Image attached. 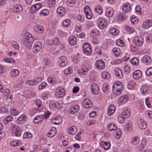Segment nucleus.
Masks as SVG:
<instances>
[{
    "mask_svg": "<svg viewBox=\"0 0 152 152\" xmlns=\"http://www.w3.org/2000/svg\"><path fill=\"white\" fill-rule=\"evenodd\" d=\"M139 127L142 129H145L147 127V125L146 122L144 121L143 119H140L138 121Z\"/></svg>",
    "mask_w": 152,
    "mask_h": 152,
    "instance_id": "a878e982",
    "label": "nucleus"
},
{
    "mask_svg": "<svg viewBox=\"0 0 152 152\" xmlns=\"http://www.w3.org/2000/svg\"><path fill=\"white\" fill-rule=\"evenodd\" d=\"M102 77L104 79H108L110 77V74L107 72H103L101 74Z\"/></svg>",
    "mask_w": 152,
    "mask_h": 152,
    "instance_id": "de8ad7c7",
    "label": "nucleus"
},
{
    "mask_svg": "<svg viewBox=\"0 0 152 152\" xmlns=\"http://www.w3.org/2000/svg\"><path fill=\"white\" fill-rule=\"evenodd\" d=\"M56 3V0H48L47 1V4L49 7H54Z\"/></svg>",
    "mask_w": 152,
    "mask_h": 152,
    "instance_id": "09e8293b",
    "label": "nucleus"
},
{
    "mask_svg": "<svg viewBox=\"0 0 152 152\" xmlns=\"http://www.w3.org/2000/svg\"><path fill=\"white\" fill-rule=\"evenodd\" d=\"M19 74V70L17 69H13L10 73V76L12 78H15L17 77Z\"/></svg>",
    "mask_w": 152,
    "mask_h": 152,
    "instance_id": "473e14b6",
    "label": "nucleus"
},
{
    "mask_svg": "<svg viewBox=\"0 0 152 152\" xmlns=\"http://www.w3.org/2000/svg\"><path fill=\"white\" fill-rule=\"evenodd\" d=\"M124 70L126 74H129L130 73V65H126L125 66H124Z\"/></svg>",
    "mask_w": 152,
    "mask_h": 152,
    "instance_id": "680f3d73",
    "label": "nucleus"
},
{
    "mask_svg": "<svg viewBox=\"0 0 152 152\" xmlns=\"http://www.w3.org/2000/svg\"><path fill=\"white\" fill-rule=\"evenodd\" d=\"M149 90V88L147 86L144 85L141 87L140 91L142 95H146L148 93Z\"/></svg>",
    "mask_w": 152,
    "mask_h": 152,
    "instance_id": "412c9836",
    "label": "nucleus"
},
{
    "mask_svg": "<svg viewBox=\"0 0 152 152\" xmlns=\"http://www.w3.org/2000/svg\"><path fill=\"white\" fill-rule=\"evenodd\" d=\"M95 10L99 14H101L102 12V7L100 5L96 6L95 8Z\"/></svg>",
    "mask_w": 152,
    "mask_h": 152,
    "instance_id": "052dcab7",
    "label": "nucleus"
},
{
    "mask_svg": "<svg viewBox=\"0 0 152 152\" xmlns=\"http://www.w3.org/2000/svg\"><path fill=\"white\" fill-rule=\"evenodd\" d=\"M64 89L62 88H58L56 90L55 95L58 98H62L65 95Z\"/></svg>",
    "mask_w": 152,
    "mask_h": 152,
    "instance_id": "9d476101",
    "label": "nucleus"
},
{
    "mask_svg": "<svg viewBox=\"0 0 152 152\" xmlns=\"http://www.w3.org/2000/svg\"><path fill=\"white\" fill-rule=\"evenodd\" d=\"M27 116L25 114H22L20 116L17 120V123L18 124H21L24 123L26 121Z\"/></svg>",
    "mask_w": 152,
    "mask_h": 152,
    "instance_id": "aec40b11",
    "label": "nucleus"
},
{
    "mask_svg": "<svg viewBox=\"0 0 152 152\" xmlns=\"http://www.w3.org/2000/svg\"><path fill=\"white\" fill-rule=\"evenodd\" d=\"M130 62L132 64L137 66L138 64L139 60L137 57H134L130 60Z\"/></svg>",
    "mask_w": 152,
    "mask_h": 152,
    "instance_id": "37998d69",
    "label": "nucleus"
},
{
    "mask_svg": "<svg viewBox=\"0 0 152 152\" xmlns=\"http://www.w3.org/2000/svg\"><path fill=\"white\" fill-rule=\"evenodd\" d=\"M97 24L99 28L103 29L106 28L107 25V21L104 19L99 18L97 20Z\"/></svg>",
    "mask_w": 152,
    "mask_h": 152,
    "instance_id": "20e7f679",
    "label": "nucleus"
},
{
    "mask_svg": "<svg viewBox=\"0 0 152 152\" xmlns=\"http://www.w3.org/2000/svg\"><path fill=\"white\" fill-rule=\"evenodd\" d=\"M135 86V83L133 81H131L127 85L128 88L129 89H132Z\"/></svg>",
    "mask_w": 152,
    "mask_h": 152,
    "instance_id": "13d9d810",
    "label": "nucleus"
},
{
    "mask_svg": "<svg viewBox=\"0 0 152 152\" xmlns=\"http://www.w3.org/2000/svg\"><path fill=\"white\" fill-rule=\"evenodd\" d=\"M128 100V97L126 95H123L120 97L118 100V103L120 104L126 103Z\"/></svg>",
    "mask_w": 152,
    "mask_h": 152,
    "instance_id": "4be33fe9",
    "label": "nucleus"
},
{
    "mask_svg": "<svg viewBox=\"0 0 152 152\" xmlns=\"http://www.w3.org/2000/svg\"><path fill=\"white\" fill-rule=\"evenodd\" d=\"M79 108V106L77 105L74 107H71L69 110V111L70 114H74L77 112Z\"/></svg>",
    "mask_w": 152,
    "mask_h": 152,
    "instance_id": "7c9ffc66",
    "label": "nucleus"
},
{
    "mask_svg": "<svg viewBox=\"0 0 152 152\" xmlns=\"http://www.w3.org/2000/svg\"><path fill=\"white\" fill-rule=\"evenodd\" d=\"M100 145L101 147L103 148L104 150H107L110 148V144L108 142L102 141L100 142Z\"/></svg>",
    "mask_w": 152,
    "mask_h": 152,
    "instance_id": "b1692460",
    "label": "nucleus"
},
{
    "mask_svg": "<svg viewBox=\"0 0 152 152\" xmlns=\"http://www.w3.org/2000/svg\"><path fill=\"white\" fill-rule=\"evenodd\" d=\"M115 72L116 76L118 78H121L123 77V75L122 74L121 70L118 68H115Z\"/></svg>",
    "mask_w": 152,
    "mask_h": 152,
    "instance_id": "a19ab883",
    "label": "nucleus"
},
{
    "mask_svg": "<svg viewBox=\"0 0 152 152\" xmlns=\"http://www.w3.org/2000/svg\"><path fill=\"white\" fill-rule=\"evenodd\" d=\"M130 109L127 108H124V111L122 113L123 115L126 118L129 117L130 115Z\"/></svg>",
    "mask_w": 152,
    "mask_h": 152,
    "instance_id": "ea45409f",
    "label": "nucleus"
},
{
    "mask_svg": "<svg viewBox=\"0 0 152 152\" xmlns=\"http://www.w3.org/2000/svg\"><path fill=\"white\" fill-rule=\"evenodd\" d=\"M95 66L97 69H102L105 67L104 62L101 60H97L96 61Z\"/></svg>",
    "mask_w": 152,
    "mask_h": 152,
    "instance_id": "a211bd4d",
    "label": "nucleus"
},
{
    "mask_svg": "<svg viewBox=\"0 0 152 152\" xmlns=\"http://www.w3.org/2000/svg\"><path fill=\"white\" fill-rule=\"evenodd\" d=\"M141 62L146 65H149L151 62V57L148 55L144 56L141 59Z\"/></svg>",
    "mask_w": 152,
    "mask_h": 152,
    "instance_id": "6ab92c4d",
    "label": "nucleus"
},
{
    "mask_svg": "<svg viewBox=\"0 0 152 152\" xmlns=\"http://www.w3.org/2000/svg\"><path fill=\"white\" fill-rule=\"evenodd\" d=\"M3 60L6 62L12 64H15V61L11 58H5Z\"/></svg>",
    "mask_w": 152,
    "mask_h": 152,
    "instance_id": "864d4df0",
    "label": "nucleus"
},
{
    "mask_svg": "<svg viewBox=\"0 0 152 152\" xmlns=\"http://www.w3.org/2000/svg\"><path fill=\"white\" fill-rule=\"evenodd\" d=\"M67 64V58L63 56L61 57L58 61V65L61 67H64Z\"/></svg>",
    "mask_w": 152,
    "mask_h": 152,
    "instance_id": "4468645a",
    "label": "nucleus"
},
{
    "mask_svg": "<svg viewBox=\"0 0 152 152\" xmlns=\"http://www.w3.org/2000/svg\"><path fill=\"white\" fill-rule=\"evenodd\" d=\"M146 140L144 138H143L141 140V142L137 147H136V149L138 151H140L143 149L146 146Z\"/></svg>",
    "mask_w": 152,
    "mask_h": 152,
    "instance_id": "bb28decb",
    "label": "nucleus"
},
{
    "mask_svg": "<svg viewBox=\"0 0 152 152\" xmlns=\"http://www.w3.org/2000/svg\"><path fill=\"white\" fill-rule=\"evenodd\" d=\"M56 128L55 127H53L49 131V132L47 134V136L49 137H52L56 134Z\"/></svg>",
    "mask_w": 152,
    "mask_h": 152,
    "instance_id": "2f4dec72",
    "label": "nucleus"
},
{
    "mask_svg": "<svg viewBox=\"0 0 152 152\" xmlns=\"http://www.w3.org/2000/svg\"><path fill=\"white\" fill-rule=\"evenodd\" d=\"M13 119V117L11 115L7 116L4 119L3 122L4 124L6 125L9 122L12 121Z\"/></svg>",
    "mask_w": 152,
    "mask_h": 152,
    "instance_id": "79ce46f5",
    "label": "nucleus"
},
{
    "mask_svg": "<svg viewBox=\"0 0 152 152\" xmlns=\"http://www.w3.org/2000/svg\"><path fill=\"white\" fill-rule=\"evenodd\" d=\"M131 22L132 24H135L137 23L138 22L137 19L134 16H131L130 17Z\"/></svg>",
    "mask_w": 152,
    "mask_h": 152,
    "instance_id": "338daca9",
    "label": "nucleus"
},
{
    "mask_svg": "<svg viewBox=\"0 0 152 152\" xmlns=\"http://www.w3.org/2000/svg\"><path fill=\"white\" fill-rule=\"evenodd\" d=\"M23 9L22 5L16 4L14 6L12 11L13 12L15 13H20L22 11Z\"/></svg>",
    "mask_w": 152,
    "mask_h": 152,
    "instance_id": "f3484780",
    "label": "nucleus"
},
{
    "mask_svg": "<svg viewBox=\"0 0 152 152\" xmlns=\"http://www.w3.org/2000/svg\"><path fill=\"white\" fill-rule=\"evenodd\" d=\"M52 39L53 45H58L60 44V42L58 38L57 37H54L52 38Z\"/></svg>",
    "mask_w": 152,
    "mask_h": 152,
    "instance_id": "6e6d98bb",
    "label": "nucleus"
},
{
    "mask_svg": "<svg viewBox=\"0 0 152 152\" xmlns=\"http://www.w3.org/2000/svg\"><path fill=\"white\" fill-rule=\"evenodd\" d=\"M86 18L88 19H91L93 16V15L91 12L90 7L86 6L84 9Z\"/></svg>",
    "mask_w": 152,
    "mask_h": 152,
    "instance_id": "1a4fd4ad",
    "label": "nucleus"
},
{
    "mask_svg": "<svg viewBox=\"0 0 152 152\" xmlns=\"http://www.w3.org/2000/svg\"><path fill=\"white\" fill-rule=\"evenodd\" d=\"M44 119V117L42 115H38L34 119V122L35 124L41 123Z\"/></svg>",
    "mask_w": 152,
    "mask_h": 152,
    "instance_id": "f704fd0d",
    "label": "nucleus"
},
{
    "mask_svg": "<svg viewBox=\"0 0 152 152\" xmlns=\"http://www.w3.org/2000/svg\"><path fill=\"white\" fill-rule=\"evenodd\" d=\"M112 50L117 57L120 54V50L119 48H114Z\"/></svg>",
    "mask_w": 152,
    "mask_h": 152,
    "instance_id": "bf43d9fd",
    "label": "nucleus"
},
{
    "mask_svg": "<svg viewBox=\"0 0 152 152\" xmlns=\"http://www.w3.org/2000/svg\"><path fill=\"white\" fill-rule=\"evenodd\" d=\"M131 9V6L129 4H124L123 5L122 7V10L123 12L125 13H128L129 12Z\"/></svg>",
    "mask_w": 152,
    "mask_h": 152,
    "instance_id": "cd10ccee",
    "label": "nucleus"
},
{
    "mask_svg": "<svg viewBox=\"0 0 152 152\" xmlns=\"http://www.w3.org/2000/svg\"><path fill=\"white\" fill-rule=\"evenodd\" d=\"M146 75L147 76L152 75V67L148 68L145 72Z\"/></svg>",
    "mask_w": 152,
    "mask_h": 152,
    "instance_id": "774afa93",
    "label": "nucleus"
},
{
    "mask_svg": "<svg viewBox=\"0 0 152 152\" xmlns=\"http://www.w3.org/2000/svg\"><path fill=\"white\" fill-rule=\"evenodd\" d=\"M42 5L40 3H38L33 5L31 8V12L34 13L35 11L39 10L41 7Z\"/></svg>",
    "mask_w": 152,
    "mask_h": 152,
    "instance_id": "c756f323",
    "label": "nucleus"
},
{
    "mask_svg": "<svg viewBox=\"0 0 152 152\" xmlns=\"http://www.w3.org/2000/svg\"><path fill=\"white\" fill-rule=\"evenodd\" d=\"M142 73L141 71L136 70L133 73V77L134 79L137 80L142 77Z\"/></svg>",
    "mask_w": 152,
    "mask_h": 152,
    "instance_id": "393cba45",
    "label": "nucleus"
},
{
    "mask_svg": "<svg viewBox=\"0 0 152 152\" xmlns=\"http://www.w3.org/2000/svg\"><path fill=\"white\" fill-rule=\"evenodd\" d=\"M107 129L109 131H110L115 130L117 129L116 126L114 123H110L107 125Z\"/></svg>",
    "mask_w": 152,
    "mask_h": 152,
    "instance_id": "58836bf2",
    "label": "nucleus"
},
{
    "mask_svg": "<svg viewBox=\"0 0 152 152\" xmlns=\"http://www.w3.org/2000/svg\"><path fill=\"white\" fill-rule=\"evenodd\" d=\"M11 145L15 146L18 145L20 146L21 145V141H12L10 143Z\"/></svg>",
    "mask_w": 152,
    "mask_h": 152,
    "instance_id": "5fc2aeb1",
    "label": "nucleus"
},
{
    "mask_svg": "<svg viewBox=\"0 0 152 152\" xmlns=\"http://www.w3.org/2000/svg\"><path fill=\"white\" fill-rule=\"evenodd\" d=\"M57 12L59 16L62 17L65 15L66 11L64 7H59L57 9Z\"/></svg>",
    "mask_w": 152,
    "mask_h": 152,
    "instance_id": "dca6fc26",
    "label": "nucleus"
},
{
    "mask_svg": "<svg viewBox=\"0 0 152 152\" xmlns=\"http://www.w3.org/2000/svg\"><path fill=\"white\" fill-rule=\"evenodd\" d=\"M123 89V84L121 82L117 81L114 83L113 87V92L114 94L119 95Z\"/></svg>",
    "mask_w": 152,
    "mask_h": 152,
    "instance_id": "f03ea898",
    "label": "nucleus"
},
{
    "mask_svg": "<svg viewBox=\"0 0 152 152\" xmlns=\"http://www.w3.org/2000/svg\"><path fill=\"white\" fill-rule=\"evenodd\" d=\"M77 39L74 36H70L69 38L68 42L69 44L72 45H75L77 42Z\"/></svg>",
    "mask_w": 152,
    "mask_h": 152,
    "instance_id": "4c0bfd02",
    "label": "nucleus"
},
{
    "mask_svg": "<svg viewBox=\"0 0 152 152\" xmlns=\"http://www.w3.org/2000/svg\"><path fill=\"white\" fill-rule=\"evenodd\" d=\"M81 68L83 72L84 73L90 70L91 68V66L90 64L88 63V60H85L82 64Z\"/></svg>",
    "mask_w": 152,
    "mask_h": 152,
    "instance_id": "423d86ee",
    "label": "nucleus"
},
{
    "mask_svg": "<svg viewBox=\"0 0 152 152\" xmlns=\"http://www.w3.org/2000/svg\"><path fill=\"white\" fill-rule=\"evenodd\" d=\"M34 41V39L31 34L28 32L25 34L23 44L27 48H29L31 47Z\"/></svg>",
    "mask_w": 152,
    "mask_h": 152,
    "instance_id": "f257e3e1",
    "label": "nucleus"
},
{
    "mask_svg": "<svg viewBox=\"0 0 152 152\" xmlns=\"http://www.w3.org/2000/svg\"><path fill=\"white\" fill-rule=\"evenodd\" d=\"M48 82L53 84L56 83L55 78L53 76H50L48 78Z\"/></svg>",
    "mask_w": 152,
    "mask_h": 152,
    "instance_id": "4d7b16f0",
    "label": "nucleus"
},
{
    "mask_svg": "<svg viewBox=\"0 0 152 152\" xmlns=\"http://www.w3.org/2000/svg\"><path fill=\"white\" fill-rule=\"evenodd\" d=\"M142 26L145 29H147L150 27L152 26V20H146L143 22Z\"/></svg>",
    "mask_w": 152,
    "mask_h": 152,
    "instance_id": "5701e85b",
    "label": "nucleus"
},
{
    "mask_svg": "<svg viewBox=\"0 0 152 152\" xmlns=\"http://www.w3.org/2000/svg\"><path fill=\"white\" fill-rule=\"evenodd\" d=\"M42 47V44L41 42L38 41L36 42L33 46V52L34 53H37L39 52Z\"/></svg>",
    "mask_w": 152,
    "mask_h": 152,
    "instance_id": "0eeeda50",
    "label": "nucleus"
},
{
    "mask_svg": "<svg viewBox=\"0 0 152 152\" xmlns=\"http://www.w3.org/2000/svg\"><path fill=\"white\" fill-rule=\"evenodd\" d=\"M91 33L95 36L99 35L100 34V32L96 28H94L93 29L91 30Z\"/></svg>",
    "mask_w": 152,
    "mask_h": 152,
    "instance_id": "0e129e2a",
    "label": "nucleus"
},
{
    "mask_svg": "<svg viewBox=\"0 0 152 152\" xmlns=\"http://www.w3.org/2000/svg\"><path fill=\"white\" fill-rule=\"evenodd\" d=\"M115 106L113 104H111L109 106L108 110L107 113L108 115H111L115 112Z\"/></svg>",
    "mask_w": 152,
    "mask_h": 152,
    "instance_id": "72a5a7b5",
    "label": "nucleus"
},
{
    "mask_svg": "<svg viewBox=\"0 0 152 152\" xmlns=\"http://www.w3.org/2000/svg\"><path fill=\"white\" fill-rule=\"evenodd\" d=\"M35 104L37 107V110H39L42 109V103L40 100L38 99H37L35 102Z\"/></svg>",
    "mask_w": 152,
    "mask_h": 152,
    "instance_id": "3c124183",
    "label": "nucleus"
},
{
    "mask_svg": "<svg viewBox=\"0 0 152 152\" xmlns=\"http://www.w3.org/2000/svg\"><path fill=\"white\" fill-rule=\"evenodd\" d=\"M114 13L113 8H107L106 9L105 15L107 17H111L113 16Z\"/></svg>",
    "mask_w": 152,
    "mask_h": 152,
    "instance_id": "e433bc0d",
    "label": "nucleus"
},
{
    "mask_svg": "<svg viewBox=\"0 0 152 152\" xmlns=\"http://www.w3.org/2000/svg\"><path fill=\"white\" fill-rule=\"evenodd\" d=\"M42 80V78L41 77H37L33 80H27L26 83L30 86H35L38 83L40 82Z\"/></svg>",
    "mask_w": 152,
    "mask_h": 152,
    "instance_id": "9b49d317",
    "label": "nucleus"
},
{
    "mask_svg": "<svg viewBox=\"0 0 152 152\" xmlns=\"http://www.w3.org/2000/svg\"><path fill=\"white\" fill-rule=\"evenodd\" d=\"M91 89L94 95L98 94L99 92V89L98 86L95 83H93L91 85Z\"/></svg>",
    "mask_w": 152,
    "mask_h": 152,
    "instance_id": "ddd939ff",
    "label": "nucleus"
},
{
    "mask_svg": "<svg viewBox=\"0 0 152 152\" xmlns=\"http://www.w3.org/2000/svg\"><path fill=\"white\" fill-rule=\"evenodd\" d=\"M12 129L14 130V134L17 137H20L22 134V130L21 128L15 124H12Z\"/></svg>",
    "mask_w": 152,
    "mask_h": 152,
    "instance_id": "6e6552de",
    "label": "nucleus"
},
{
    "mask_svg": "<svg viewBox=\"0 0 152 152\" xmlns=\"http://www.w3.org/2000/svg\"><path fill=\"white\" fill-rule=\"evenodd\" d=\"M139 139L137 137H134L132 139L131 143L133 145H137L139 142Z\"/></svg>",
    "mask_w": 152,
    "mask_h": 152,
    "instance_id": "c03bdc74",
    "label": "nucleus"
},
{
    "mask_svg": "<svg viewBox=\"0 0 152 152\" xmlns=\"http://www.w3.org/2000/svg\"><path fill=\"white\" fill-rule=\"evenodd\" d=\"M76 2V0H67L66 4L68 6L72 7L75 5Z\"/></svg>",
    "mask_w": 152,
    "mask_h": 152,
    "instance_id": "a18cd8bd",
    "label": "nucleus"
},
{
    "mask_svg": "<svg viewBox=\"0 0 152 152\" xmlns=\"http://www.w3.org/2000/svg\"><path fill=\"white\" fill-rule=\"evenodd\" d=\"M10 113L12 115L14 116H16L18 114L19 112L18 110L15 109L11 108L10 109Z\"/></svg>",
    "mask_w": 152,
    "mask_h": 152,
    "instance_id": "e2e57ef3",
    "label": "nucleus"
},
{
    "mask_svg": "<svg viewBox=\"0 0 152 152\" xmlns=\"http://www.w3.org/2000/svg\"><path fill=\"white\" fill-rule=\"evenodd\" d=\"M62 121V119L61 118L57 117L55 118H53L51 121V123L56 125H59Z\"/></svg>",
    "mask_w": 152,
    "mask_h": 152,
    "instance_id": "c9c22d12",
    "label": "nucleus"
},
{
    "mask_svg": "<svg viewBox=\"0 0 152 152\" xmlns=\"http://www.w3.org/2000/svg\"><path fill=\"white\" fill-rule=\"evenodd\" d=\"M126 118V117L123 115L121 114L118 116V122L120 123H123L125 121V118Z\"/></svg>",
    "mask_w": 152,
    "mask_h": 152,
    "instance_id": "603ef678",
    "label": "nucleus"
},
{
    "mask_svg": "<svg viewBox=\"0 0 152 152\" xmlns=\"http://www.w3.org/2000/svg\"><path fill=\"white\" fill-rule=\"evenodd\" d=\"M109 32L112 35L114 36L117 35L119 33V31L115 28H111Z\"/></svg>",
    "mask_w": 152,
    "mask_h": 152,
    "instance_id": "49530a36",
    "label": "nucleus"
},
{
    "mask_svg": "<svg viewBox=\"0 0 152 152\" xmlns=\"http://www.w3.org/2000/svg\"><path fill=\"white\" fill-rule=\"evenodd\" d=\"M82 104L84 108L88 109L92 107L93 105L92 102L88 99H85L83 101Z\"/></svg>",
    "mask_w": 152,
    "mask_h": 152,
    "instance_id": "f8f14e48",
    "label": "nucleus"
},
{
    "mask_svg": "<svg viewBox=\"0 0 152 152\" xmlns=\"http://www.w3.org/2000/svg\"><path fill=\"white\" fill-rule=\"evenodd\" d=\"M71 23V21L69 19H66L64 20L62 23V26L65 27H67Z\"/></svg>",
    "mask_w": 152,
    "mask_h": 152,
    "instance_id": "8fccbe9b",
    "label": "nucleus"
},
{
    "mask_svg": "<svg viewBox=\"0 0 152 152\" xmlns=\"http://www.w3.org/2000/svg\"><path fill=\"white\" fill-rule=\"evenodd\" d=\"M34 30L35 32L42 33L44 31L43 26L38 24L35 25L34 27Z\"/></svg>",
    "mask_w": 152,
    "mask_h": 152,
    "instance_id": "2eb2a0df",
    "label": "nucleus"
},
{
    "mask_svg": "<svg viewBox=\"0 0 152 152\" xmlns=\"http://www.w3.org/2000/svg\"><path fill=\"white\" fill-rule=\"evenodd\" d=\"M144 42L143 37L141 36H137L135 37L133 40L134 44L138 46H142Z\"/></svg>",
    "mask_w": 152,
    "mask_h": 152,
    "instance_id": "39448f33",
    "label": "nucleus"
},
{
    "mask_svg": "<svg viewBox=\"0 0 152 152\" xmlns=\"http://www.w3.org/2000/svg\"><path fill=\"white\" fill-rule=\"evenodd\" d=\"M83 50L84 54L86 55H90L92 52L91 45L88 42H85L83 45Z\"/></svg>",
    "mask_w": 152,
    "mask_h": 152,
    "instance_id": "7ed1b4c3",
    "label": "nucleus"
},
{
    "mask_svg": "<svg viewBox=\"0 0 152 152\" xmlns=\"http://www.w3.org/2000/svg\"><path fill=\"white\" fill-rule=\"evenodd\" d=\"M77 131L76 128L74 126L68 128L67 131V133L71 135H74L77 132Z\"/></svg>",
    "mask_w": 152,
    "mask_h": 152,
    "instance_id": "c85d7f7f",
    "label": "nucleus"
},
{
    "mask_svg": "<svg viewBox=\"0 0 152 152\" xmlns=\"http://www.w3.org/2000/svg\"><path fill=\"white\" fill-rule=\"evenodd\" d=\"M77 18L80 22L82 23L84 21V17L83 15H79L77 16Z\"/></svg>",
    "mask_w": 152,
    "mask_h": 152,
    "instance_id": "69168bd1",
    "label": "nucleus"
}]
</instances>
